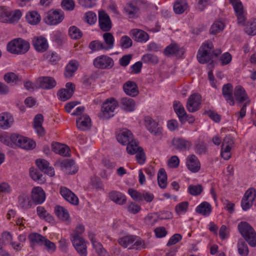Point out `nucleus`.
I'll return each instance as SVG.
<instances>
[{
    "label": "nucleus",
    "instance_id": "obj_1",
    "mask_svg": "<svg viewBox=\"0 0 256 256\" xmlns=\"http://www.w3.org/2000/svg\"><path fill=\"white\" fill-rule=\"evenodd\" d=\"M222 52L220 49L214 50L212 43L210 41H206L204 42L197 54V59L201 64L208 63L214 58L218 57Z\"/></svg>",
    "mask_w": 256,
    "mask_h": 256
},
{
    "label": "nucleus",
    "instance_id": "obj_2",
    "mask_svg": "<svg viewBox=\"0 0 256 256\" xmlns=\"http://www.w3.org/2000/svg\"><path fill=\"white\" fill-rule=\"evenodd\" d=\"M234 96L237 102L241 104L246 102L242 105L239 112L235 114L238 120L246 116V106L250 104V100L244 88L240 86H237L234 90Z\"/></svg>",
    "mask_w": 256,
    "mask_h": 256
},
{
    "label": "nucleus",
    "instance_id": "obj_3",
    "mask_svg": "<svg viewBox=\"0 0 256 256\" xmlns=\"http://www.w3.org/2000/svg\"><path fill=\"white\" fill-rule=\"evenodd\" d=\"M238 229L250 246H256V232L249 224L242 222L238 224Z\"/></svg>",
    "mask_w": 256,
    "mask_h": 256
},
{
    "label": "nucleus",
    "instance_id": "obj_4",
    "mask_svg": "<svg viewBox=\"0 0 256 256\" xmlns=\"http://www.w3.org/2000/svg\"><path fill=\"white\" fill-rule=\"evenodd\" d=\"M30 48V44L21 38L14 39L7 46L8 50L12 54H22L26 52Z\"/></svg>",
    "mask_w": 256,
    "mask_h": 256
},
{
    "label": "nucleus",
    "instance_id": "obj_5",
    "mask_svg": "<svg viewBox=\"0 0 256 256\" xmlns=\"http://www.w3.org/2000/svg\"><path fill=\"white\" fill-rule=\"evenodd\" d=\"M22 16L20 10L12 12L6 6H0V22H2L12 23L18 21Z\"/></svg>",
    "mask_w": 256,
    "mask_h": 256
},
{
    "label": "nucleus",
    "instance_id": "obj_6",
    "mask_svg": "<svg viewBox=\"0 0 256 256\" xmlns=\"http://www.w3.org/2000/svg\"><path fill=\"white\" fill-rule=\"evenodd\" d=\"M118 102L114 98L106 101L102 106L98 117L101 119H108L114 116V112Z\"/></svg>",
    "mask_w": 256,
    "mask_h": 256
},
{
    "label": "nucleus",
    "instance_id": "obj_7",
    "mask_svg": "<svg viewBox=\"0 0 256 256\" xmlns=\"http://www.w3.org/2000/svg\"><path fill=\"white\" fill-rule=\"evenodd\" d=\"M230 2L233 6L238 24L244 26L246 20V12L242 2L240 0H230Z\"/></svg>",
    "mask_w": 256,
    "mask_h": 256
},
{
    "label": "nucleus",
    "instance_id": "obj_8",
    "mask_svg": "<svg viewBox=\"0 0 256 256\" xmlns=\"http://www.w3.org/2000/svg\"><path fill=\"white\" fill-rule=\"evenodd\" d=\"M64 18V14L59 10L48 12L44 18V21L50 25H56L60 23Z\"/></svg>",
    "mask_w": 256,
    "mask_h": 256
},
{
    "label": "nucleus",
    "instance_id": "obj_9",
    "mask_svg": "<svg viewBox=\"0 0 256 256\" xmlns=\"http://www.w3.org/2000/svg\"><path fill=\"white\" fill-rule=\"evenodd\" d=\"M95 68L99 69L109 70L114 66L113 59L106 55H101L95 58L93 61Z\"/></svg>",
    "mask_w": 256,
    "mask_h": 256
},
{
    "label": "nucleus",
    "instance_id": "obj_10",
    "mask_svg": "<svg viewBox=\"0 0 256 256\" xmlns=\"http://www.w3.org/2000/svg\"><path fill=\"white\" fill-rule=\"evenodd\" d=\"M127 152L130 154H136V158L138 162L140 164H142L146 161V156L142 147L138 146V144H135L132 143L127 146Z\"/></svg>",
    "mask_w": 256,
    "mask_h": 256
},
{
    "label": "nucleus",
    "instance_id": "obj_11",
    "mask_svg": "<svg viewBox=\"0 0 256 256\" xmlns=\"http://www.w3.org/2000/svg\"><path fill=\"white\" fill-rule=\"evenodd\" d=\"M256 197V190L250 188L245 192L241 202V206L244 210L250 209L254 202Z\"/></svg>",
    "mask_w": 256,
    "mask_h": 256
},
{
    "label": "nucleus",
    "instance_id": "obj_12",
    "mask_svg": "<svg viewBox=\"0 0 256 256\" xmlns=\"http://www.w3.org/2000/svg\"><path fill=\"white\" fill-rule=\"evenodd\" d=\"M201 96L198 94H194L188 99L186 108L190 112H194L200 108Z\"/></svg>",
    "mask_w": 256,
    "mask_h": 256
},
{
    "label": "nucleus",
    "instance_id": "obj_13",
    "mask_svg": "<svg viewBox=\"0 0 256 256\" xmlns=\"http://www.w3.org/2000/svg\"><path fill=\"white\" fill-rule=\"evenodd\" d=\"M70 240L76 250L80 256H86V246L82 236H70Z\"/></svg>",
    "mask_w": 256,
    "mask_h": 256
},
{
    "label": "nucleus",
    "instance_id": "obj_14",
    "mask_svg": "<svg viewBox=\"0 0 256 256\" xmlns=\"http://www.w3.org/2000/svg\"><path fill=\"white\" fill-rule=\"evenodd\" d=\"M30 198L35 205L40 204L46 200V194L41 187L35 186L32 190Z\"/></svg>",
    "mask_w": 256,
    "mask_h": 256
},
{
    "label": "nucleus",
    "instance_id": "obj_15",
    "mask_svg": "<svg viewBox=\"0 0 256 256\" xmlns=\"http://www.w3.org/2000/svg\"><path fill=\"white\" fill-rule=\"evenodd\" d=\"M118 141L123 145H129L134 143L137 144V142L134 140L133 135L131 132L128 130H124L117 136Z\"/></svg>",
    "mask_w": 256,
    "mask_h": 256
},
{
    "label": "nucleus",
    "instance_id": "obj_16",
    "mask_svg": "<svg viewBox=\"0 0 256 256\" xmlns=\"http://www.w3.org/2000/svg\"><path fill=\"white\" fill-rule=\"evenodd\" d=\"M145 126L148 130L156 136L162 134V128L158 127V123L153 120L152 118L148 116L144 118Z\"/></svg>",
    "mask_w": 256,
    "mask_h": 256
},
{
    "label": "nucleus",
    "instance_id": "obj_17",
    "mask_svg": "<svg viewBox=\"0 0 256 256\" xmlns=\"http://www.w3.org/2000/svg\"><path fill=\"white\" fill-rule=\"evenodd\" d=\"M98 23L100 28L103 32H108L112 28V22L110 16L104 11L99 12Z\"/></svg>",
    "mask_w": 256,
    "mask_h": 256
},
{
    "label": "nucleus",
    "instance_id": "obj_18",
    "mask_svg": "<svg viewBox=\"0 0 256 256\" xmlns=\"http://www.w3.org/2000/svg\"><path fill=\"white\" fill-rule=\"evenodd\" d=\"M66 88L61 89L58 92V96L59 98L63 101H66L70 98L72 96L75 86L73 83L68 82L66 84Z\"/></svg>",
    "mask_w": 256,
    "mask_h": 256
},
{
    "label": "nucleus",
    "instance_id": "obj_19",
    "mask_svg": "<svg viewBox=\"0 0 256 256\" xmlns=\"http://www.w3.org/2000/svg\"><path fill=\"white\" fill-rule=\"evenodd\" d=\"M32 42L35 50L38 52H43L48 48L46 39L42 36L34 37Z\"/></svg>",
    "mask_w": 256,
    "mask_h": 256
},
{
    "label": "nucleus",
    "instance_id": "obj_20",
    "mask_svg": "<svg viewBox=\"0 0 256 256\" xmlns=\"http://www.w3.org/2000/svg\"><path fill=\"white\" fill-rule=\"evenodd\" d=\"M173 108L180 122L182 124L186 122L188 114L182 104L180 102L174 100L173 102Z\"/></svg>",
    "mask_w": 256,
    "mask_h": 256
},
{
    "label": "nucleus",
    "instance_id": "obj_21",
    "mask_svg": "<svg viewBox=\"0 0 256 256\" xmlns=\"http://www.w3.org/2000/svg\"><path fill=\"white\" fill-rule=\"evenodd\" d=\"M232 85L228 83L223 86L222 94L226 100L230 105L234 106L235 104L234 98L232 96Z\"/></svg>",
    "mask_w": 256,
    "mask_h": 256
},
{
    "label": "nucleus",
    "instance_id": "obj_22",
    "mask_svg": "<svg viewBox=\"0 0 256 256\" xmlns=\"http://www.w3.org/2000/svg\"><path fill=\"white\" fill-rule=\"evenodd\" d=\"M36 164L39 170L50 176L54 175V169L49 166V162L44 159H38Z\"/></svg>",
    "mask_w": 256,
    "mask_h": 256
},
{
    "label": "nucleus",
    "instance_id": "obj_23",
    "mask_svg": "<svg viewBox=\"0 0 256 256\" xmlns=\"http://www.w3.org/2000/svg\"><path fill=\"white\" fill-rule=\"evenodd\" d=\"M172 144L176 149L180 150H186L192 146L191 142L182 138H174Z\"/></svg>",
    "mask_w": 256,
    "mask_h": 256
},
{
    "label": "nucleus",
    "instance_id": "obj_24",
    "mask_svg": "<svg viewBox=\"0 0 256 256\" xmlns=\"http://www.w3.org/2000/svg\"><path fill=\"white\" fill-rule=\"evenodd\" d=\"M132 38L138 42H146L149 38L148 33L140 29H133L130 31Z\"/></svg>",
    "mask_w": 256,
    "mask_h": 256
},
{
    "label": "nucleus",
    "instance_id": "obj_25",
    "mask_svg": "<svg viewBox=\"0 0 256 256\" xmlns=\"http://www.w3.org/2000/svg\"><path fill=\"white\" fill-rule=\"evenodd\" d=\"M186 164L188 170L194 172H198L200 168V162L194 154L188 156Z\"/></svg>",
    "mask_w": 256,
    "mask_h": 256
},
{
    "label": "nucleus",
    "instance_id": "obj_26",
    "mask_svg": "<svg viewBox=\"0 0 256 256\" xmlns=\"http://www.w3.org/2000/svg\"><path fill=\"white\" fill-rule=\"evenodd\" d=\"M14 122V118L8 112H4L0 114V128L6 130L10 128Z\"/></svg>",
    "mask_w": 256,
    "mask_h": 256
},
{
    "label": "nucleus",
    "instance_id": "obj_27",
    "mask_svg": "<svg viewBox=\"0 0 256 256\" xmlns=\"http://www.w3.org/2000/svg\"><path fill=\"white\" fill-rule=\"evenodd\" d=\"M2 241L6 244H10L12 248L16 250H20L23 245L20 242L16 243L12 242V236L8 232H4L2 234Z\"/></svg>",
    "mask_w": 256,
    "mask_h": 256
},
{
    "label": "nucleus",
    "instance_id": "obj_28",
    "mask_svg": "<svg viewBox=\"0 0 256 256\" xmlns=\"http://www.w3.org/2000/svg\"><path fill=\"white\" fill-rule=\"evenodd\" d=\"M124 92L128 95L135 96L138 94V87L136 82L128 81L123 86Z\"/></svg>",
    "mask_w": 256,
    "mask_h": 256
},
{
    "label": "nucleus",
    "instance_id": "obj_29",
    "mask_svg": "<svg viewBox=\"0 0 256 256\" xmlns=\"http://www.w3.org/2000/svg\"><path fill=\"white\" fill-rule=\"evenodd\" d=\"M39 86L43 89H51L54 88L56 82L52 77L46 76L39 78L38 82Z\"/></svg>",
    "mask_w": 256,
    "mask_h": 256
},
{
    "label": "nucleus",
    "instance_id": "obj_30",
    "mask_svg": "<svg viewBox=\"0 0 256 256\" xmlns=\"http://www.w3.org/2000/svg\"><path fill=\"white\" fill-rule=\"evenodd\" d=\"M52 150L56 154L64 156H70L69 147L65 144L56 142L52 144Z\"/></svg>",
    "mask_w": 256,
    "mask_h": 256
},
{
    "label": "nucleus",
    "instance_id": "obj_31",
    "mask_svg": "<svg viewBox=\"0 0 256 256\" xmlns=\"http://www.w3.org/2000/svg\"><path fill=\"white\" fill-rule=\"evenodd\" d=\"M180 52L182 54H183V51L179 47V46L175 43H172L166 47L164 50V54L167 56H178Z\"/></svg>",
    "mask_w": 256,
    "mask_h": 256
},
{
    "label": "nucleus",
    "instance_id": "obj_32",
    "mask_svg": "<svg viewBox=\"0 0 256 256\" xmlns=\"http://www.w3.org/2000/svg\"><path fill=\"white\" fill-rule=\"evenodd\" d=\"M18 204L22 209L28 210L32 208L34 204L30 196L22 194L18 196Z\"/></svg>",
    "mask_w": 256,
    "mask_h": 256
},
{
    "label": "nucleus",
    "instance_id": "obj_33",
    "mask_svg": "<svg viewBox=\"0 0 256 256\" xmlns=\"http://www.w3.org/2000/svg\"><path fill=\"white\" fill-rule=\"evenodd\" d=\"M76 126L78 129L82 130H88L90 126V118L87 115H83L76 120Z\"/></svg>",
    "mask_w": 256,
    "mask_h": 256
},
{
    "label": "nucleus",
    "instance_id": "obj_34",
    "mask_svg": "<svg viewBox=\"0 0 256 256\" xmlns=\"http://www.w3.org/2000/svg\"><path fill=\"white\" fill-rule=\"evenodd\" d=\"M188 7L186 0H176L174 4V11L176 14H182Z\"/></svg>",
    "mask_w": 256,
    "mask_h": 256
},
{
    "label": "nucleus",
    "instance_id": "obj_35",
    "mask_svg": "<svg viewBox=\"0 0 256 256\" xmlns=\"http://www.w3.org/2000/svg\"><path fill=\"white\" fill-rule=\"evenodd\" d=\"M36 213L40 219L44 220L45 221L50 223L54 222V219L53 216L43 206H38L36 208Z\"/></svg>",
    "mask_w": 256,
    "mask_h": 256
},
{
    "label": "nucleus",
    "instance_id": "obj_36",
    "mask_svg": "<svg viewBox=\"0 0 256 256\" xmlns=\"http://www.w3.org/2000/svg\"><path fill=\"white\" fill-rule=\"evenodd\" d=\"M212 210L211 205L206 202H204L196 207V210L202 216H208L211 213Z\"/></svg>",
    "mask_w": 256,
    "mask_h": 256
},
{
    "label": "nucleus",
    "instance_id": "obj_37",
    "mask_svg": "<svg viewBox=\"0 0 256 256\" xmlns=\"http://www.w3.org/2000/svg\"><path fill=\"white\" fill-rule=\"evenodd\" d=\"M120 104L122 108L128 112L133 111L135 108V102L133 99L130 98H122Z\"/></svg>",
    "mask_w": 256,
    "mask_h": 256
},
{
    "label": "nucleus",
    "instance_id": "obj_38",
    "mask_svg": "<svg viewBox=\"0 0 256 256\" xmlns=\"http://www.w3.org/2000/svg\"><path fill=\"white\" fill-rule=\"evenodd\" d=\"M110 198L117 204H123L126 202V197L122 193L112 191L109 193Z\"/></svg>",
    "mask_w": 256,
    "mask_h": 256
},
{
    "label": "nucleus",
    "instance_id": "obj_39",
    "mask_svg": "<svg viewBox=\"0 0 256 256\" xmlns=\"http://www.w3.org/2000/svg\"><path fill=\"white\" fill-rule=\"evenodd\" d=\"M158 182L159 186L165 188L167 186V175L164 168H161L158 173Z\"/></svg>",
    "mask_w": 256,
    "mask_h": 256
},
{
    "label": "nucleus",
    "instance_id": "obj_40",
    "mask_svg": "<svg viewBox=\"0 0 256 256\" xmlns=\"http://www.w3.org/2000/svg\"><path fill=\"white\" fill-rule=\"evenodd\" d=\"M4 80L8 84L12 85L18 84L19 82L22 81V78L18 75L12 72L6 74L4 76Z\"/></svg>",
    "mask_w": 256,
    "mask_h": 256
},
{
    "label": "nucleus",
    "instance_id": "obj_41",
    "mask_svg": "<svg viewBox=\"0 0 256 256\" xmlns=\"http://www.w3.org/2000/svg\"><path fill=\"white\" fill-rule=\"evenodd\" d=\"M78 64L76 61L70 60L66 67L64 75L66 77H72L78 69Z\"/></svg>",
    "mask_w": 256,
    "mask_h": 256
},
{
    "label": "nucleus",
    "instance_id": "obj_42",
    "mask_svg": "<svg viewBox=\"0 0 256 256\" xmlns=\"http://www.w3.org/2000/svg\"><path fill=\"white\" fill-rule=\"evenodd\" d=\"M26 18L27 22L33 25L36 24L40 20V14L36 11L28 12L26 14Z\"/></svg>",
    "mask_w": 256,
    "mask_h": 256
},
{
    "label": "nucleus",
    "instance_id": "obj_43",
    "mask_svg": "<svg viewBox=\"0 0 256 256\" xmlns=\"http://www.w3.org/2000/svg\"><path fill=\"white\" fill-rule=\"evenodd\" d=\"M103 38L105 42L106 50L112 49L114 46V38L110 32H106L103 34Z\"/></svg>",
    "mask_w": 256,
    "mask_h": 256
},
{
    "label": "nucleus",
    "instance_id": "obj_44",
    "mask_svg": "<svg viewBox=\"0 0 256 256\" xmlns=\"http://www.w3.org/2000/svg\"><path fill=\"white\" fill-rule=\"evenodd\" d=\"M43 56L44 60H48L52 64H56L60 59V56L57 53L52 51L47 52L44 54Z\"/></svg>",
    "mask_w": 256,
    "mask_h": 256
},
{
    "label": "nucleus",
    "instance_id": "obj_45",
    "mask_svg": "<svg viewBox=\"0 0 256 256\" xmlns=\"http://www.w3.org/2000/svg\"><path fill=\"white\" fill-rule=\"evenodd\" d=\"M238 250L240 256H248L249 253L248 248L246 242L240 239L237 244Z\"/></svg>",
    "mask_w": 256,
    "mask_h": 256
},
{
    "label": "nucleus",
    "instance_id": "obj_46",
    "mask_svg": "<svg viewBox=\"0 0 256 256\" xmlns=\"http://www.w3.org/2000/svg\"><path fill=\"white\" fill-rule=\"evenodd\" d=\"M244 31L248 35L256 34V18L250 20L246 24Z\"/></svg>",
    "mask_w": 256,
    "mask_h": 256
},
{
    "label": "nucleus",
    "instance_id": "obj_47",
    "mask_svg": "<svg viewBox=\"0 0 256 256\" xmlns=\"http://www.w3.org/2000/svg\"><path fill=\"white\" fill-rule=\"evenodd\" d=\"M136 238L137 237L134 236H126L120 238L118 242L122 246L126 248L128 246L132 244Z\"/></svg>",
    "mask_w": 256,
    "mask_h": 256
},
{
    "label": "nucleus",
    "instance_id": "obj_48",
    "mask_svg": "<svg viewBox=\"0 0 256 256\" xmlns=\"http://www.w3.org/2000/svg\"><path fill=\"white\" fill-rule=\"evenodd\" d=\"M46 238V237L38 233H32L28 236V238L32 244H37L40 246H43Z\"/></svg>",
    "mask_w": 256,
    "mask_h": 256
},
{
    "label": "nucleus",
    "instance_id": "obj_49",
    "mask_svg": "<svg viewBox=\"0 0 256 256\" xmlns=\"http://www.w3.org/2000/svg\"><path fill=\"white\" fill-rule=\"evenodd\" d=\"M56 215L60 219L66 220L69 218V214L67 210L61 206H57L55 210Z\"/></svg>",
    "mask_w": 256,
    "mask_h": 256
},
{
    "label": "nucleus",
    "instance_id": "obj_50",
    "mask_svg": "<svg viewBox=\"0 0 256 256\" xmlns=\"http://www.w3.org/2000/svg\"><path fill=\"white\" fill-rule=\"evenodd\" d=\"M74 164V162L72 160L64 159L58 160L54 166H60L62 169H68L71 168Z\"/></svg>",
    "mask_w": 256,
    "mask_h": 256
},
{
    "label": "nucleus",
    "instance_id": "obj_51",
    "mask_svg": "<svg viewBox=\"0 0 256 256\" xmlns=\"http://www.w3.org/2000/svg\"><path fill=\"white\" fill-rule=\"evenodd\" d=\"M224 27V24L222 21H216L211 26L210 30V33L216 34L222 31Z\"/></svg>",
    "mask_w": 256,
    "mask_h": 256
},
{
    "label": "nucleus",
    "instance_id": "obj_52",
    "mask_svg": "<svg viewBox=\"0 0 256 256\" xmlns=\"http://www.w3.org/2000/svg\"><path fill=\"white\" fill-rule=\"evenodd\" d=\"M144 63L156 64L158 62L159 60L158 56L152 54H144L142 58Z\"/></svg>",
    "mask_w": 256,
    "mask_h": 256
},
{
    "label": "nucleus",
    "instance_id": "obj_53",
    "mask_svg": "<svg viewBox=\"0 0 256 256\" xmlns=\"http://www.w3.org/2000/svg\"><path fill=\"white\" fill-rule=\"evenodd\" d=\"M124 10L130 16H133L138 11L139 8L136 2H132L126 4Z\"/></svg>",
    "mask_w": 256,
    "mask_h": 256
},
{
    "label": "nucleus",
    "instance_id": "obj_54",
    "mask_svg": "<svg viewBox=\"0 0 256 256\" xmlns=\"http://www.w3.org/2000/svg\"><path fill=\"white\" fill-rule=\"evenodd\" d=\"M203 190V187L201 184H190L188 187V192L192 196L200 195Z\"/></svg>",
    "mask_w": 256,
    "mask_h": 256
},
{
    "label": "nucleus",
    "instance_id": "obj_55",
    "mask_svg": "<svg viewBox=\"0 0 256 256\" xmlns=\"http://www.w3.org/2000/svg\"><path fill=\"white\" fill-rule=\"evenodd\" d=\"M68 34L72 38L75 40L80 38L82 35L80 30L75 26H72L70 28Z\"/></svg>",
    "mask_w": 256,
    "mask_h": 256
},
{
    "label": "nucleus",
    "instance_id": "obj_56",
    "mask_svg": "<svg viewBox=\"0 0 256 256\" xmlns=\"http://www.w3.org/2000/svg\"><path fill=\"white\" fill-rule=\"evenodd\" d=\"M89 48L92 51L106 50L104 44L100 40H96L91 42L89 44Z\"/></svg>",
    "mask_w": 256,
    "mask_h": 256
},
{
    "label": "nucleus",
    "instance_id": "obj_57",
    "mask_svg": "<svg viewBox=\"0 0 256 256\" xmlns=\"http://www.w3.org/2000/svg\"><path fill=\"white\" fill-rule=\"evenodd\" d=\"M24 140V137L18 134H11V140L12 147L14 146H21L22 140Z\"/></svg>",
    "mask_w": 256,
    "mask_h": 256
},
{
    "label": "nucleus",
    "instance_id": "obj_58",
    "mask_svg": "<svg viewBox=\"0 0 256 256\" xmlns=\"http://www.w3.org/2000/svg\"><path fill=\"white\" fill-rule=\"evenodd\" d=\"M30 174L31 178L35 181H43L42 180V174L40 170L31 168L30 169Z\"/></svg>",
    "mask_w": 256,
    "mask_h": 256
},
{
    "label": "nucleus",
    "instance_id": "obj_59",
    "mask_svg": "<svg viewBox=\"0 0 256 256\" xmlns=\"http://www.w3.org/2000/svg\"><path fill=\"white\" fill-rule=\"evenodd\" d=\"M84 20L90 25L94 24L96 22V15L92 12H86L84 14Z\"/></svg>",
    "mask_w": 256,
    "mask_h": 256
},
{
    "label": "nucleus",
    "instance_id": "obj_60",
    "mask_svg": "<svg viewBox=\"0 0 256 256\" xmlns=\"http://www.w3.org/2000/svg\"><path fill=\"white\" fill-rule=\"evenodd\" d=\"M36 146V144L34 140L24 137L20 148L25 150H32Z\"/></svg>",
    "mask_w": 256,
    "mask_h": 256
},
{
    "label": "nucleus",
    "instance_id": "obj_61",
    "mask_svg": "<svg viewBox=\"0 0 256 256\" xmlns=\"http://www.w3.org/2000/svg\"><path fill=\"white\" fill-rule=\"evenodd\" d=\"M132 44V40L127 36H122L120 40V46L122 48H128Z\"/></svg>",
    "mask_w": 256,
    "mask_h": 256
},
{
    "label": "nucleus",
    "instance_id": "obj_62",
    "mask_svg": "<svg viewBox=\"0 0 256 256\" xmlns=\"http://www.w3.org/2000/svg\"><path fill=\"white\" fill-rule=\"evenodd\" d=\"M94 248L95 249L96 253L100 256H106V250L103 248L102 244L98 242H95L92 244Z\"/></svg>",
    "mask_w": 256,
    "mask_h": 256
},
{
    "label": "nucleus",
    "instance_id": "obj_63",
    "mask_svg": "<svg viewBox=\"0 0 256 256\" xmlns=\"http://www.w3.org/2000/svg\"><path fill=\"white\" fill-rule=\"evenodd\" d=\"M188 203L187 202H183L178 204L175 208L176 212L180 214L181 212H186L188 210Z\"/></svg>",
    "mask_w": 256,
    "mask_h": 256
},
{
    "label": "nucleus",
    "instance_id": "obj_64",
    "mask_svg": "<svg viewBox=\"0 0 256 256\" xmlns=\"http://www.w3.org/2000/svg\"><path fill=\"white\" fill-rule=\"evenodd\" d=\"M232 56L228 52H225L222 54L220 58V61L221 62L222 66L228 64L232 61Z\"/></svg>",
    "mask_w": 256,
    "mask_h": 256
}]
</instances>
